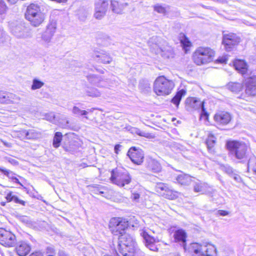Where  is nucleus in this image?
<instances>
[{"label":"nucleus","mask_w":256,"mask_h":256,"mask_svg":"<svg viewBox=\"0 0 256 256\" xmlns=\"http://www.w3.org/2000/svg\"><path fill=\"white\" fill-rule=\"evenodd\" d=\"M228 156L235 163L244 164L250 158V150L245 142L236 140L226 142Z\"/></svg>","instance_id":"obj_1"},{"label":"nucleus","mask_w":256,"mask_h":256,"mask_svg":"<svg viewBox=\"0 0 256 256\" xmlns=\"http://www.w3.org/2000/svg\"><path fill=\"white\" fill-rule=\"evenodd\" d=\"M24 16L26 19L36 27L39 26L45 18L44 14L42 12L41 6L34 3L30 4L27 6Z\"/></svg>","instance_id":"obj_2"},{"label":"nucleus","mask_w":256,"mask_h":256,"mask_svg":"<svg viewBox=\"0 0 256 256\" xmlns=\"http://www.w3.org/2000/svg\"><path fill=\"white\" fill-rule=\"evenodd\" d=\"M136 242L128 234L124 233L119 236L118 250L123 256H134Z\"/></svg>","instance_id":"obj_3"},{"label":"nucleus","mask_w":256,"mask_h":256,"mask_svg":"<svg viewBox=\"0 0 256 256\" xmlns=\"http://www.w3.org/2000/svg\"><path fill=\"white\" fill-rule=\"evenodd\" d=\"M214 52L208 47L198 48L193 54V60L197 65L210 62L214 59Z\"/></svg>","instance_id":"obj_4"},{"label":"nucleus","mask_w":256,"mask_h":256,"mask_svg":"<svg viewBox=\"0 0 256 256\" xmlns=\"http://www.w3.org/2000/svg\"><path fill=\"white\" fill-rule=\"evenodd\" d=\"M110 180L120 187H124L131 182L132 177L126 170L116 168L111 172Z\"/></svg>","instance_id":"obj_5"},{"label":"nucleus","mask_w":256,"mask_h":256,"mask_svg":"<svg viewBox=\"0 0 256 256\" xmlns=\"http://www.w3.org/2000/svg\"><path fill=\"white\" fill-rule=\"evenodd\" d=\"M190 250L193 253L192 256H216V247L209 243L192 244Z\"/></svg>","instance_id":"obj_6"},{"label":"nucleus","mask_w":256,"mask_h":256,"mask_svg":"<svg viewBox=\"0 0 256 256\" xmlns=\"http://www.w3.org/2000/svg\"><path fill=\"white\" fill-rule=\"evenodd\" d=\"M174 86L172 81L167 80L164 76L158 78L154 85V90L158 96H166L169 94Z\"/></svg>","instance_id":"obj_7"},{"label":"nucleus","mask_w":256,"mask_h":256,"mask_svg":"<svg viewBox=\"0 0 256 256\" xmlns=\"http://www.w3.org/2000/svg\"><path fill=\"white\" fill-rule=\"evenodd\" d=\"M150 50L156 54H160L164 58H172L174 57V54L173 48L169 46L166 42L159 45L157 44H150Z\"/></svg>","instance_id":"obj_8"},{"label":"nucleus","mask_w":256,"mask_h":256,"mask_svg":"<svg viewBox=\"0 0 256 256\" xmlns=\"http://www.w3.org/2000/svg\"><path fill=\"white\" fill-rule=\"evenodd\" d=\"M128 226V222L120 218H112L110 222V231L115 236H120L126 233L125 230Z\"/></svg>","instance_id":"obj_9"},{"label":"nucleus","mask_w":256,"mask_h":256,"mask_svg":"<svg viewBox=\"0 0 256 256\" xmlns=\"http://www.w3.org/2000/svg\"><path fill=\"white\" fill-rule=\"evenodd\" d=\"M186 107L188 110H200L201 116H208V114L204 108V102L195 98H188L186 100Z\"/></svg>","instance_id":"obj_10"},{"label":"nucleus","mask_w":256,"mask_h":256,"mask_svg":"<svg viewBox=\"0 0 256 256\" xmlns=\"http://www.w3.org/2000/svg\"><path fill=\"white\" fill-rule=\"evenodd\" d=\"M0 244L7 247L14 246L16 244V236L11 232L0 228Z\"/></svg>","instance_id":"obj_11"},{"label":"nucleus","mask_w":256,"mask_h":256,"mask_svg":"<svg viewBox=\"0 0 256 256\" xmlns=\"http://www.w3.org/2000/svg\"><path fill=\"white\" fill-rule=\"evenodd\" d=\"M240 38L236 34L223 32L222 43L226 51H231L234 46L240 42Z\"/></svg>","instance_id":"obj_12"},{"label":"nucleus","mask_w":256,"mask_h":256,"mask_svg":"<svg viewBox=\"0 0 256 256\" xmlns=\"http://www.w3.org/2000/svg\"><path fill=\"white\" fill-rule=\"evenodd\" d=\"M10 28L12 34L18 38H26L29 36L28 29L23 23L11 24Z\"/></svg>","instance_id":"obj_13"},{"label":"nucleus","mask_w":256,"mask_h":256,"mask_svg":"<svg viewBox=\"0 0 256 256\" xmlns=\"http://www.w3.org/2000/svg\"><path fill=\"white\" fill-rule=\"evenodd\" d=\"M108 6V0H96L94 16L97 19L103 18L107 10Z\"/></svg>","instance_id":"obj_14"},{"label":"nucleus","mask_w":256,"mask_h":256,"mask_svg":"<svg viewBox=\"0 0 256 256\" xmlns=\"http://www.w3.org/2000/svg\"><path fill=\"white\" fill-rule=\"evenodd\" d=\"M127 155L133 163L138 165L141 164L144 161L143 152L141 150L136 149L135 147L130 148Z\"/></svg>","instance_id":"obj_15"},{"label":"nucleus","mask_w":256,"mask_h":256,"mask_svg":"<svg viewBox=\"0 0 256 256\" xmlns=\"http://www.w3.org/2000/svg\"><path fill=\"white\" fill-rule=\"evenodd\" d=\"M140 235L143 238L144 242L146 248L154 252H156L158 250V248L156 245V242H158V240L150 236L144 231H143L140 234Z\"/></svg>","instance_id":"obj_16"},{"label":"nucleus","mask_w":256,"mask_h":256,"mask_svg":"<svg viewBox=\"0 0 256 256\" xmlns=\"http://www.w3.org/2000/svg\"><path fill=\"white\" fill-rule=\"evenodd\" d=\"M56 30V24L51 23L48 25L46 30L42 34V40L46 44L50 42Z\"/></svg>","instance_id":"obj_17"},{"label":"nucleus","mask_w":256,"mask_h":256,"mask_svg":"<svg viewBox=\"0 0 256 256\" xmlns=\"http://www.w3.org/2000/svg\"><path fill=\"white\" fill-rule=\"evenodd\" d=\"M16 244L15 250L19 256H26L31 250V246L26 241L18 242Z\"/></svg>","instance_id":"obj_18"},{"label":"nucleus","mask_w":256,"mask_h":256,"mask_svg":"<svg viewBox=\"0 0 256 256\" xmlns=\"http://www.w3.org/2000/svg\"><path fill=\"white\" fill-rule=\"evenodd\" d=\"M93 56L97 62L102 64H110L112 60L109 54L103 50L95 52Z\"/></svg>","instance_id":"obj_19"},{"label":"nucleus","mask_w":256,"mask_h":256,"mask_svg":"<svg viewBox=\"0 0 256 256\" xmlns=\"http://www.w3.org/2000/svg\"><path fill=\"white\" fill-rule=\"evenodd\" d=\"M246 92L249 95H256V78L250 77L245 80Z\"/></svg>","instance_id":"obj_20"},{"label":"nucleus","mask_w":256,"mask_h":256,"mask_svg":"<svg viewBox=\"0 0 256 256\" xmlns=\"http://www.w3.org/2000/svg\"><path fill=\"white\" fill-rule=\"evenodd\" d=\"M67 138L68 140H65L64 142L62 147L66 152L74 154L78 149L80 144L72 140H70L68 137Z\"/></svg>","instance_id":"obj_21"},{"label":"nucleus","mask_w":256,"mask_h":256,"mask_svg":"<svg viewBox=\"0 0 256 256\" xmlns=\"http://www.w3.org/2000/svg\"><path fill=\"white\" fill-rule=\"evenodd\" d=\"M231 116L227 112H220L216 114L214 116V120L218 124L226 125L230 122L231 120Z\"/></svg>","instance_id":"obj_22"},{"label":"nucleus","mask_w":256,"mask_h":256,"mask_svg":"<svg viewBox=\"0 0 256 256\" xmlns=\"http://www.w3.org/2000/svg\"><path fill=\"white\" fill-rule=\"evenodd\" d=\"M88 82L94 85L100 87H107L108 86V82L101 76L94 74L89 75L87 76Z\"/></svg>","instance_id":"obj_23"},{"label":"nucleus","mask_w":256,"mask_h":256,"mask_svg":"<svg viewBox=\"0 0 256 256\" xmlns=\"http://www.w3.org/2000/svg\"><path fill=\"white\" fill-rule=\"evenodd\" d=\"M128 6L127 2H120L115 0H111L110 7L113 12L114 13L120 14H122L123 10Z\"/></svg>","instance_id":"obj_24"},{"label":"nucleus","mask_w":256,"mask_h":256,"mask_svg":"<svg viewBox=\"0 0 256 256\" xmlns=\"http://www.w3.org/2000/svg\"><path fill=\"white\" fill-rule=\"evenodd\" d=\"M174 236L176 242H182L183 248L186 250V234L185 231L181 229L178 230L175 232Z\"/></svg>","instance_id":"obj_25"},{"label":"nucleus","mask_w":256,"mask_h":256,"mask_svg":"<svg viewBox=\"0 0 256 256\" xmlns=\"http://www.w3.org/2000/svg\"><path fill=\"white\" fill-rule=\"evenodd\" d=\"M234 66L235 69L242 75L246 74L248 71V64L244 60H235L234 62Z\"/></svg>","instance_id":"obj_26"},{"label":"nucleus","mask_w":256,"mask_h":256,"mask_svg":"<svg viewBox=\"0 0 256 256\" xmlns=\"http://www.w3.org/2000/svg\"><path fill=\"white\" fill-rule=\"evenodd\" d=\"M16 96L13 94L0 91V103H13L15 101Z\"/></svg>","instance_id":"obj_27"},{"label":"nucleus","mask_w":256,"mask_h":256,"mask_svg":"<svg viewBox=\"0 0 256 256\" xmlns=\"http://www.w3.org/2000/svg\"><path fill=\"white\" fill-rule=\"evenodd\" d=\"M147 168L154 172H159L161 170L160 163L155 160L150 158L147 160Z\"/></svg>","instance_id":"obj_28"},{"label":"nucleus","mask_w":256,"mask_h":256,"mask_svg":"<svg viewBox=\"0 0 256 256\" xmlns=\"http://www.w3.org/2000/svg\"><path fill=\"white\" fill-rule=\"evenodd\" d=\"M176 180L178 184L184 186L190 184L192 180L191 177L186 174L178 175L176 177Z\"/></svg>","instance_id":"obj_29"},{"label":"nucleus","mask_w":256,"mask_h":256,"mask_svg":"<svg viewBox=\"0 0 256 256\" xmlns=\"http://www.w3.org/2000/svg\"><path fill=\"white\" fill-rule=\"evenodd\" d=\"M186 92L184 90L182 89L178 91L174 96L172 99L171 102L178 108L182 96L186 94Z\"/></svg>","instance_id":"obj_30"},{"label":"nucleus","mask_w":256,"mask_h":256,"mask_svg":"<svg viewBox=\"0 0 256 256\" xmlns=\"http://www.w3.org/2000/svg\"><path fill=\"white\" fill-rule=\"evenodd\" d=\"M23 132L26 140H35L40 136V134L34 130H24Z\"/></svg>","instance_id":"obj_31"},{"label":"nucleus","mask_w":256,"mask_h":256,"mask_svg":"<svg viewBox=\"0 0 256 256\" xmlns=\"http://www.w3.org/2000/svg\"><path fill=\"white\" fill-rule=\"evenodd\" d=\"M216 138L214 135L210 134L208 136L206 143L208 150L210 152H214L213 148L216 144Z\"/></svg>","instance_id":"obj_32"},{"label":"nucleus","mask_w":256,"mask_h":256,"mask_svg":"<svg viewBox=\"0 0 256 256\" xmlns=\"http://www.w3.org/2000/svg\"><path fill=\"white\" fill-rule=\"evenodd\" d=\"M169 188L170 186L168 184L160 182L156 186V190L161 196H163Z\"/></svg>","instance_id":"obj_33"},{"label":"nucleus","mask_w":256,"mask_h":256,"mask_svg":"<svg viewBox=\"0 0 256 256\" xmlns=\"http://www.w3.org/2000/svg\"><path fill=\"white\" fill-rule=\"evenodd\" d=\"M248 170H251L254 174H256V156H253L250 157L247 162Z\"/></svg>","instance_id":"obj_34"},{"label":"nucleus","mask_w":256,"mask_h":256,"mask_svg":"<svg viewBox=\"0 0 256 256\" xmlns=\"http://www.w3.org/2000/svg\"><path fill=\"white\" fill-rule=\"evenodd\" d=\"M178 196V192L175 191L172 189L170 187L167 190L166 192L164 195L162 197L170 200H176Z\"/></svg>","instance_id":"obj_35"},{"label":"nucleus","mask_w":256,"mask_h":256,"mask_svg":"<svg viewBox=\"0 0 256 256\" xmlns=\"http://www.w3.org/2000/svg\"><path fill=\"white\" fill-rule=\"evenodd\" d=\"M228 88L232 92L237 93L242 90V86L238 82H230L228 84Z\"/></svg>","instance_id":"obj_36"},{"label":"nucleus","mask_w":256,"mask_h":256,"mask_svg":"<svg viewBox=\"0 0 256 256\" xmlns=\"http://www.w3.org/2000/svg\"><path fill=\"white\" fill-rule=\"evenodd\" d=\"M206 184L201 182H196L194 186V190L196 192L204 193L206 192Z\"/></svg>","instance_id":"obj_37"},{"label":"nucleus","mask_w":256,"mask_h":256,"mask_svg":"<svg viewBox=\"0 0 256 256\" xmlns=\"http://www.w3.org/2000/svg\"><path fill=\"white\" fill-rule=\"evenodd\" d=\"M62 140V134L60 132H56L53 140V146L55 148L60 146Z\"/></svg>","instance_id":"obj_38"},{"label":"nucleus","mask_w":256,"mask_h":256,"mask_svg":"<svg viewBox=\"0 0 256 256\" xmlns=\"http://www.w3.org/2000/svg\"><path fill=\"white\" fill-rule=\"evenodd\" d=\"M8 10V7L3 0H0V21L4 18V16L6 14Z\"/></svg>","instance_id":"obj_39"},{"label":"nucleus","mask_w":256,"mask_h":256,"mask_svg":"<svg viewBox=\"0 0 256 256\" xmlns=\"http://www.w3.org/2000/svg\"><path fill=\"white\" fill-rule=\"evenodd\" d=\"M87 96L92 97H98L100 96V92L96 88H88L86 90Z\"/></svg>","instance_id":"obj_40"},{"label":"nucleus","mask_w":256,"mask_h":256,"mask_svg":"<svg viewBox=\"0 0 256 256\" xmlns=\"http://www.w3.org/2000/svg\"><path fill=\"white\" fill-rule=\"evenodd\" d=\"M92 109L88 110H80L78 108L74 106L72 109V112L76 116H86L88 114V111L92 112Z\"/></svg>","instance_id":"obj_41"},{"label":"nucleus","mask_w":256,"mask_h":256,"mask_svg":"<svg viewBox=\"0 0 256 256\" xmlns=\"http://www.w3.org/2000/svg\"><path fill=\"white\" fill-rule=\"evenodd\" d=\"M44 85V82L40 81L38 78H34L32 80V84L31 86L32 90L39 89Z\"/></svg>","instance_id":"obj_42"},{"label":"nucleus","mask_w":256,"mask_h":256,"mask_svg":"<svg viewBox=\"0 0 256 256\" xmlns=\"http://www.w3.org/2000/svg\"><path fill=\"white\" fill-rule=\"evenodd\" d=\"M220 169L222 170L228 174L230 176L232 174H233L234 172H235L232 168L228 164L221 165Z\"/></svg>","instance_id":"obj_43"},{"label":"nucleus","mask_w":256,"mask_h":256,"mask_svg":"<svg viewBox=\"0 0 256 256\" xmlns=\"http://www.w3.org/2000/svg\"><path fill=\"white\" fill-rule=\"evenodd\" d=\"M180 44L186 51L187 48L191 46L190 41L184 34H183L182 38L180 40Z\"/></svg>","instance_id":"obj_44"},{"label":"nucleus","mask_w":256,"mask_h":256,"mask_svg":"<svg viewBox=\"0 0 256 256\" xmlns=\"http://www.w3.org/2000/svg\"><path fill=\"white\" fill-rule=\"evenodd\" d=\"M8 173L6 172L4 174L9 178L11 179L14 182L19 184L20 186H22V184L20 182L19 180L16 176H13L14 174L12 172L8 170Z\"/></svg>","instance_id":"obj_45"},{"label":"nucleus","mask_w":256,"mask_h":256,"mask_svg":"<svg viewBox=\"0 0 256 256\" xmlns=\"http://www.w3.org/2000/svg\"><path fill=\"white\" fill-rule=\"evenodd\" d=\"M139 87L142 90L148 91L150 89V84L146 81L142 80L140 82Z\"/></svg>","instance_id":"obj_46"},{"label":"nucleus","mask_w":256,"mask_h":256,"mask_svg":"<svg viewBox=\"0 0 256 256\" xmlns=\"http://www.w3.org/2000/svg\"><path fill=\"white\" fill-rule=\"evenodd\" d=\"M86 249L87 250L88 256H96V252L94 248L88 246L86 248Z\"/></svg>","instance_id":"obj_47"},{"label":"nucleus","mask_w":256,"mask_h":256,"mask_svg":"<svg viewBox=\"0 0 256 256\" xmlns=\"http://www.w3.org/2000/svg\"><path fill=\"white\" fill-rule=\"evenodd\" d=\"M154 10L160 14H164L166 12V8L162 6L156 4L154 6Z\"/></svg>","instance_id":"obj_48"},{"label":"nucleus","mask_w":256,"mask_h":256,"mask_svg":"<svg viewBox=\"0 0 256 256\" xmlns=\"http://www.w3.org/2000/svg\"><path fill=\"white\" fill-rule=\"evenodd\" d=\"M19 220L20 222L26 224H32V221L30 218L26 216H20Z\"/></svg>","instance_id":"obj_49"},{"label":"nucleus","mask_w":256,"mask_h":256,"mask_svg":"<svg viewBox=\"0 0 256 256\" xmlns=\"http://www.w3.org/2000/svg\"><path fill=\"white\" fill-rule=\"evenodd\" d=\"M45 118L50 122H54L55 120V115L54 112H52L46 114L45 115Z\"/></svg>","instance_id":"obj_50"},{"label":"nucleus","mask_w":256,"mask_h":256,"mask_svg":"<svg viewBox=\"0 0 256 256\" xmlns=\"http://www.w3.org/2000/svg\"><path fill=\"white\" fill-rule=\"evenodd\" d=\"M140 197V196L138 193H133L132 194V196H131V198L132 199V200L136 202H138Z\"/></svg>","instance_id":"obj_51"},{"label":"nucleus","mask_w":256,"mask_h":256,"mask_svg":"<svg viewBox=\"0 0 256 256\" xmlns=\"http://www.w3.org/2000/svg\"><path fill=\"white\" fill-rule=\"evenodd\" d=\"M230 176L236 182H240L242 180L240 176L238 174H236L234 172L233 174Z\"/></svg>","instance_id":"obj_52"},{"label":"nucleus","mask_w":256,"mask_h":256,"mask_svg":"<svg viewBox=\"0 0 256 256\" xmlns=\"http://www.w3.org/2000/svg\"><path fill=\"white\" fill-rule=\"evenodd\" d=\"M14 202L16 204H20L22 206H25L26 202L22 200H20L18 196H14Z\"/></svg>","instance_id":"obj_53"},{"label":"nucleus","mask_w":256,"mask_h":256,"mask_svg":"<svg viewBox=\"0 0 256 256\" xmlns=\"http://www.w3.org/2000/svg\"><path fill=\"white\" fill-rule=\"evenodd\" d=\"M14 196L12 194V192H10L6 195V199L8 202L14 201Z\"/></svg>","instance_id":"obj_54"},{"label":"nucleus","mask_w":256,"mask_h":256,"mask_svg":"<svg viewBox=\"0 0 256 256\" xmlns=\"http://www.w3.org/2000/svg\"><path fill=\"white\" fill-rule=\"evenodd\" d=\"M227 60V58H226L225 57H222L218 58L217 62L220 64H224L226 63Z\"/></svg>","instance_id":"obj_55"},{"label":"nucleus","mask_w":256,"mask_h":256,"mask_svg":"<svg viewBox=\"0 0 256 256\" xmlns=\"http://www.w3.org/2000/svg\"><path fill=\"white\" fill-rule=\"evenodd\" d=\"M218 214L222 216H225L228 214V212L227 211L224 210H219L218 212Z\"/></svg>","instance_id":"obj_56"},{"label":"nucleus","mask_w":256,"mask_h":256,"mask_svg":"<svg viewBox=\"0 0 256 256\" xmlns=\"http://www.w3.org/2000/svg\"><path fill=\"white\" fill-rule=\"evenodd\" d=\"M29 256H44V255L42 252L38 251L33 252Z\"/></svg>","instance_id":"obj_57"},{"label":"nucleus","mask_w":256,"mask_h":256,"mask_svg":"<svg viewBox=\"0 0 256 256\" xmlns=\"http://www.w3.org/2000/svg\"><path fill=\"white\" fill-rule=\"evenodd\" d=\"M122 146L120 145V144H116L115 146H114V152L115 153H116V154H118L120 150V148Z\"/></svg>","instance_id":"obj_58"},{"label":"nucleus","mask_w":256,"mask_h":256,"mask_svg":"<svg viewBox=\"0 0 256 256\" xmlns=\"http://www.w3.org/2000/svg\"><path fill=\"white\" fill-rule=\"evenodd\" d=\"M101 188H96V194H104V192L102 190Z\"/></svg>","instance_id":"obj_59"},{"label":"nucleus","mask_w":256,"mask_h":256,"mask_svg":"<svg viewBox=\"0 0 256 256\" xmlns=\"http://www.w3.org/2000/svg\"><path fill=\"white\" fill-rule=\"evenodd\" d=\"M8 161L9 162H10V164H12L13 165L18 164V162L14 159L10 158Z\"/></svg>","instance_id":"obj_60"},{"label":"nucleus","mask_w":256,"mask_h":256,"mask_svg":"<svg viewBox=\"0 0 256 256\" xmlns=\"http://www.w3.org/2000/svg\"><path fill=\"white\" fill-rule=\"evenodd\" d=\"M0 141L3 143V144L7 148H11L12 146V144L11 143L6 142L2 140H0Z\"/></svg>","instance_id":"obj_61"},{"label":"nucleus","mask_w":256,"mask_h":256,"mask_svg":"<svg viewBox=\"0 0 256 256\" xmlns=\"http://www.w3.org/2000/svg\"><path fill=\"white\" fill-rule=\"evenodd\" d=\"M58 256H69V255L64 250H60L58 252Z\"/></svg>","instance_id":"obj_62"},{"label":"nucleus","mask_w":256,"mask_h":256,"mask_svg":"<svg viewBox=\"0 0 256 256\" xmlns=\"http://www.w3.org/2000/svg\"><path fill=\"white\" fill-rule=\"evenodd\" d=\"M25 130H22L20 132L19 134V138H25V134H24V132H23Z\"/></svg>","instance_id":"obj_63"},{"label":"nucleus","mask_w":256,"mask_h":256,"mask_svg":"<svg viewBox=\"0 0 256 256\" xmlns=\"http://www.w3.org/2000/svg\"><path fill=\"white\" fill-rule=\"evenodd\" d=\"M137 134L139 135V136H144V137H147V135H148V134L144 132H137Z\"/></svg>","instance_id":"obj_64"}]
</instances>
